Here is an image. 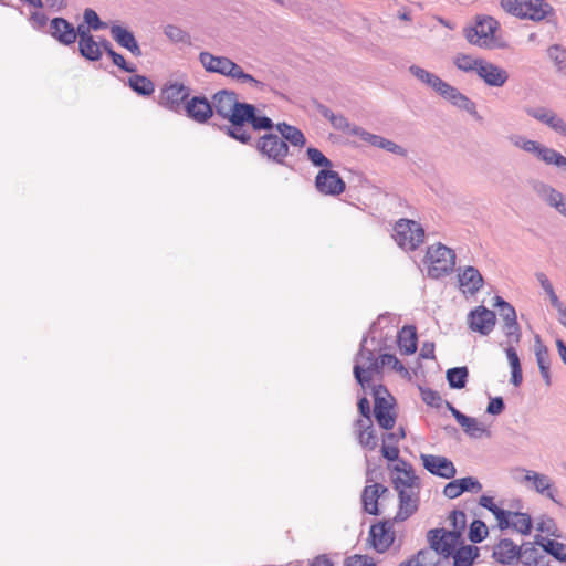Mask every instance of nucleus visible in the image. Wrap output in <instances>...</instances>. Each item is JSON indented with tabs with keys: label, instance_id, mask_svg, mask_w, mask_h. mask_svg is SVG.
<instances>
[{
	"label": "nucleus",
	"instance_id": "obj_49",
	"mask_svg": "<svg viewBox=\"0 0 566 566\" xmlns=\"http://www.w3.org/2000/svg\"><path fill=\"white\" fill-rule=\"evenodd\" d=\"M164 34L174 43L190 44L191 36L188 32L175 24H167Z\"/></svg>",
	"mask_w": 566,
	"mask_h": 566
},
{
	"label": "nucleus",
	"instance_id": "obj_39",
	"mask_svg": "<svg viewBox=\"0 0 566 566\" xmlns=\"http://www.w3.org/2000/svg\"><path fill=\"white\" fill-rule=\"evenodd\" d=\"M400 463L403 465L402 473L392 480L395 489H419V479L415 475L412 465L405 460H401Z\"/></svg>",
	"mask_w": 566,
	"mask_h": 566
},
{
	"label": "nucleus",
	"instance_id": "obj_40",
	"mask_svg": "<svg viewBox=\"0 0 566 566\" xmlns=\"http://www.w3.org/2000/svg\"><path fill=\"white\" fill-rule=\"evenodd\" d=\"M398 345L406 355H411L417 350V332L415 326H403L398 334Z\"/></svg>",
	"mask_w": 566,
	"mask_h": 566
},
{
	"label": "nucleus",
	"instance_id": "obj_37",
	"mask_svg": "<svg viewBox=\"0 0 566 566\" xmlns=\"http://www.w3.org/2000/svg\"><path fill=\"white\" fill-rule=\"evenodd\" d=\"M518 562L524 566H546L545 555L533 543H523L518 546Z\"/></svg>",
	"mask_w": 566,
	"mask_h": 566
},
{
	"label": "nucleus",
	"instance_id": "obj_2",
	"mask_svg": "<svg viewBox=\"0 0 566 566\" xmlns=\"http://www.w3.org/2000/svg\"><path fill=\"white\" fill-rule=\"evenodd\" d=\"M501 8L521 20L551 22L556 18L554 7L546 0H501Z\"/></svg>",
	"mask_w": 566,
	"mask_h": 566
},
{
	"label": "nucleus",
	"instance_id": "obj_17",
	"mask_svg": "<svg viewBox=\"0 0 566 566\" xmlns=\"http://www.w3.org/2000/svg\"><path fill=\"white\" fill-rule=\"evenodd\" d=\"M495 313L483 305L476 306L468 315L469 327L481 335H489L495 326Z\"/></svg>",
	"mask_w": 566,
	"mask_h": 566
},
{
	"label": "nucleus",
	"instance_id": "obj_20",
	"mask_svg": "<svg viewBox=\"0 0 566 566\" xmlns=\"http://www.w3.org/2000/svg\"><path fill=\"white\" fill-rule=\"evenodd\" d=\"M398 491L399 510L394 517L395 522H403L415 514L419 505V489L402 488Z\"/></svg>",
	"mask_w": 566,
	"mask_h": 566
},
{
	"label": "nucleus",
	"instance_id": "obj_53",
	"mask_svg": "<svg viewBox=\"0 0 566 566\" xmlns=\"http://www.w3.org/2000/svg\"><path fill=\"white\" fill-rule=\"evenodd\" d=\"M537 531H539L541 533H545L549 536H553V537H562L560 533H559V530L556 525V522L553 517H549V516H546V515H543L538 523H537Z\"/></svg>",
	"mask_w": 566,
	"mask_h": 566
},
{
	"label": "nucleus",
	"instance_id": "obj_59",
	"mask_svg": "<svg viewBox=\"0 0 566 566\" xmlns=\"http://www.w3.org/2000/svg\"><path fill=\"white\" fill-rule=\"evenodd\" d=\"M385 366H390L396 371L405 370V367L401 364V361L395 355L391 354H382L379 356L378 373Z\"/></svg>",
	"mask_w": 566,
	"mask_h": 566
},
{
	"label": "nucleus",
	"instance_id": "obj_41",
	"mask_svg": "<svg viewBox=\"0 0 566 566\" xmlns=\"http://www.w3.org/2000/svg\"><path fill=\"white\" fill-rule=\"evenodd\" d=\"M127 85L140 96H150L155 92V84L145 75L135 74L129 76Z\"/></svg>",
	"mask_w": 566,
	"mask_h": 566
},
{
	"label": "nucleus",
	"instance_id": "obj_30",
	"mask_svg": "<svg viewBox=\"0 0 566 566\" xmlns=\"http://www.w3.org/2000/svg\"><path fill=\"white\" fill-rule=\"evenodd\" d=\"M518 545L511 538L500 539L493 547L492 557L503 565H513L518 562Z\"/></svg>",
	"mask_w": 566,
	"mask_h": 566
},
{
	"label": "nucleus",
	"instance_id": "obj_31",
	"mask_svg": "<svg viewBox=\"0 0 566 566\" xmlns=\"http://www.w3.org/2000/svg\"><path fill=\"white\" fill-rule=\"evenodd\" d=\"M530 491L538 493L556 504H560V501L558 500V489L552 478L547 474L536 471L533 480L531 481Z\"/></svg>",
	"mask_w": 566,
	"mask_h": 566
},
{
	"label": "nucleus",
	"instance_id": "obj_47",
	"mask_svg": "<svg viewBox=\"0 0 566 566\" xmlns=\"http://www.w3.org/2000/svg\"><path fill=\"white\" fill-rule=\"evenodd\" d=\"M78 52L81 56L91 62L99 61L102 57V51L99 50L94 36L83 42H78Z\"/></svg>",
	"mask_w": 566,
	"mask_h": 566
},
{
	"label": "nucleus",
	"instance_id": "obj_16",
	"mask_svg": "<svg viewBox=\"0 0 566 566\" xmlns=\"http://www.w3.org/2000/svg\"><path fill=\"white\" fill-rule=\"evenodd\" d=\"M526 114L549 127L553 132L566 138V122L553 109L544 106L528 107Z\"/></svg>",
	"mask_w": 566,
	"mask_h": 566
},
{
	"label": "nucleus",
	"instance_id": "obj_63",
	"mask_svg": "<svg viewBox=\"0 0 566 566\" xmlns=\"http://www.w3.org/2000/svg\"><path fill=\"white\" fill-rule=\"evenodd\" d=\"M467 434H469L472 438H480L483 433L486 432V428L479 422L475 418L472 419V422H470L468 426L463 428Z\"/></svg>",
	"mask_w": 566,
	"mask_h": 566
},
{
	"label": "nucleus",
	"instance_id": "obj_35",
	"mask_svg": "<svg viewBox=\"0 0 566 566\" xmlns=\"http://www.w3.org/2000/svg\"><path fill=\"white\" fill-rule=\"evenodd\" d=\"M277 135L285 140V143L293 147L303 148L306 144V138L303 132L296 126H292L285 122L275 125Z\"/></svg>",
	"mask_w": 566,
	"mask_h": 566
},
{
	"label": "nucleus",
	"instance_id": "obj_15",
	"mask_svg": "<svg viewBox=\"0 0 566 566\" xmlns=\"http://www.w3.org/2000/svg\"><path fill=\"white\" fill-rule=\"evenodd\" d=\"M317 191L325 196H338L344 192L346 185L337 171L321 169L315 177Z\"/></svg>",
	"mask_w": 566,
	"mask_h": 566
},
{
	"label": "nucleus",
	"instance_id": "obj_13",
	"mask_svg": "<svg viewBox=\"0 0 566 566\" xmlns=\"http://www.w3.org/2000/svg\"><path fill=\"white\" fill-rule=\"evenodd\" d=\"M189 95V87L182 83L167 82L160 90L158 104L169 111L179 112Z\"/></svg>",
	"mask_w": 566,
	"mask_h": 566
},
{
	"label": "nucleus",
	"instance_id": "obj_8",
	"mask_svg": "<svg viewBox=\"0 0 566 566\" xmlns=\"http://www.w3.org/2000/svg\"><path fill=\"white\" fill-rule=\"evenodd\" d=\"M455 252L442 243L428 247L426 261L428 275L432 279H440L450 274L455 266Z\"/></svg>",
	"mask_w": 566,
	"mask_h": 566
},
{
	"label": "nucleus",
	"instance_id": "obj_21",
	"mask_svg": "<svg viewBox=\"0 0 566 566\" xmlns=\"http://www.w3.org/2000/svg\"><path fill=\"white\" fill-rule=\"evenodd\" d=\"M534 189L546 205L566 218V195L545 182H537Z\"/></svg>",
	"mask_w": 566,
	"mask_h": 566
},
{
	"label": "nucleus",
	"instance_id": "obj_12",
	"mask_svg": "<svg viewBox=\"0 0 566 566\" xmlns=\"http://www.w3.org/2000/svg\"><path fill=\"white\" fill-rule=\"evenodd\" d=\"M427 538L432 549L444 558L451 557L461 541L460 532L444 528L430 530Z\"/></svg>",
	"mask_w": 566,
	"mask_h": 566
},
{
	"label": "nucleus",
	"instance_id": "obj_44",
	"mask_svg": "<svg viewBox=\"0 0 566 566\" xmlns=\"http://www.w3.org/2000/svg\"><path fill=\"white\" fill-rule=\"evenodd\" d=\"M505 354H506V357H507V360H509V364L511 367V373H512L511 382L515 387H518L523 381V374H522L520 357L517 355L516 349L512 345H510L505 348Z\"/></svg>",
	"mask_w": 566,
	"mask_h": 566
},
{
	"label": "nucleus",
	"instance_id": "obj_48",
	"mask_svg": "<svg viewBox=\"0 0 566 566\" xmlns=\"http://www.w3.org/2000/svg\"><path fill=\"white\" fill-rule=\"evenodd\" d=\"M532 518L528 513L514 512L511 523V528L521 533L522 535H528L532 531Z\"/></svg>",
	"mask_w": 566,
	"mask_h": 566
},
{
	"label": "nucleus",
	"instance_id": "obj_27",
	"mask_svg": "<svg viewBox=\"0 0 566 566\" xmlns=\"http://www.w3.org/2000/svg\"><path fill=\"white\" fill-rule=\"evenodd\" d=\"M499 315L504 322L503 332L509 338V344H518L521 340V328L517 323L515 308L509 303L499 310Z\"/></svg>",
	"mask_w": 566,
	"mask_h": 566
},
{
	"label": "nucleus",
	"instance_id": "obj_45",
	"mask_svg": "<svg viewBox=\"0 0 566 566\" xmlns=\"http://www.w3.org/2000/svg\"><path fill=\"white\" fill-rule=\"evenodd\" d=\"M483 60L484 59L482 57H473L472 55L469 54L458 53L453 57V64L455 65L457 69H459L462 72H474L476 74Z\"/></svg>",
	"mask_w": 566,
	"mask_h": 566
},
{
	"label": "nucleus",
	"instance_id": "obj_5",
	"mask_svg": "<svg viewBox=\"0 0 566 566\" xmlns=\"http://www.w3.org/2000/svg\"><path fill=\"white\" fill-rule=\"evenodd\" d=\"M378 344L375 337L366 336L360 343V348L355 357L354 376L357 382L365 387L370 382L374 373H378L379 357L375 356Z\"/></svg>",
	"mask_w": 566,
	"mask_h": 566
},
{
	"label": "nucleus",
	"instance_id": "obj_6",
	"mask_svg": "<svg viewBox=\"0 0 566 566\" xmlns=\"http://www.w3.org/2000/svg\"><path fill=\"white\" fill-rule=\"evenodd\" d=\"M213 113L228 119L230 125L223 126L221 129L229 136V132L237 128L239 120L238 115L242 114V106L247 105L244 102H239L238 96L233 91L221 90L212 96L211 102Z\"/></svg>",
	"mask_w": 566,
	"mask_h": 566
},
{
	"label": "nucleus",
	"instance_id": "obj_3",
	"mask_svg": "<svg viewBox=\"0 0 566 566\" xmlns=\"http://www.w3.org/2000/svg\"><path fill=\"white\" fill-rule=\"evenodd\" d=\"M199 61L203 69L209 73H217L237 80L241 83H250L253 86L262 84L252 75L245 73L239 64L229 57L217 56L205 51L199 54Z\"/></svg>",
	"mask_w": 566,
	"mask_h": 566
},
{
	"label": "nucleus",
	"instance_id": "obj_26",
	"mask_svg": "<svg viewBox=\"0 0 566 566\" xmlns=\"http://www.w3.org/2000/svg\"><path fill=\"white\" fill-rule=\"evenodd\" d=\"M440 96L446 101L450 102L453 106L462 111H465L474 118H481L476 112L475 103L471 101L467 95L462 94L457 87L450 85L449 83L446 85Z\"/></svg>",
	"mask_w": 566,
	"mask_h": 566
},
{
	"label": "nucleus",
	"instance_id": "obj_22",
	"mask_svg": "<svg viewBox=\"0 0 566 566\" xmlns=\"http://www.w3.org/2000/svg\"><path fill=\"white\" fill-rule=\"evenodd\" d=\"M352 134L355 136H358L361 140L368 143L369 145H371L374 147L385 149L389 153H392L395 155H399L402 157L407 156V150L403 147H401L400 145L396 144L392 140L384 138L379 135L371 134L361 127H354L352 129Z\"/></svg>",
	"mask_w": 566,
	"mask_h": 566
},
{
	"label": "nucleus",
	"instance_id": "obj_61",
	"mask_svg": "<svg viewBox=\"0 0 566 566\" xmlns=\"http://www.w3.org/2000/svg\"><path fill=\"white\" fill-rule=\"evenodd\" d=\"M513 513L514 512H512V511H506L504 509H500V510H497V512H495L493 514L497 521V526L501 531L511 528Z\"/></svg>",
	"mask_w": 566,
	"mask_h": 566
},
{
	"label": "nucleus",
	"instance_id": "obj_33",
	"mask_svg": "<svg viewBox=\"0 0 566 566\" xmlns=\"http://www.w3.org/2000/svg\"><path fill=\"white\" fill-rule=\"evenodd\" d=\"M534 352L536 357V363L541 373V376L547 387L552 386V377H551V357L547 346H545L541 337L538 335L535 336V345Z\"/></svg>",
	"mask_w": 566,
	"mask_h": 566
},
{
	"label": "nucleus",
	"instance_id": "obj_19",
	"mask_svg": "<svg viewBox=\"0 0 566 566\" xmlns=\"http://www.w3.org/2000/svg\"><path fill=\"white\" fill-rule=\"evenodd\" d=\"M45 33L62 45L70 46L75 43L74 25L62 17L51 19Z\"/></svg>",
	"mask_w": 566,
	"mask_h": 566
},
{
	"label": "nucleus",
	"instance_id": "obj_55",
	"mask_svg": "<svg viewBox=\"0 0 566 566\" xmlns=\"http://www.w3.org/2000/svg\"><path fill=\"white\" fill-rule=\"evenodd\" d=\"M547 54L558 70H564L566 67V50L562 48V45H551L547 50Z\"/></svg>",
	"mask_w": 566,
	"mask_h": 566
},
{
	"label": "nucleus",
	"instance_id": "obj_60",
	"mask_svg": "<svg viewBox=\"0 0 566 566\" xmlns=\"http://www.w3.org/2000/svg\"><path fill=\"white\" fill-rule=\"evenodd\" d=\"M460 488L461 493L463 492H473L479 493L482 490V484L479 482L478 479L473 476H465L461 479H457Z\"/></svg>",
	"mask_w": 566,
	"mask_h": 566
},
{
	"label": "nucleus",
	"instance_id": "obj_62",
	"mask_svg": "<svg viewBox=\"0 0 566 566\" xmlns=\"http://www.w3.org/2000/svg\"><path fill=\"white\" fill-rule=\"evenodd\" d=\"M451 523L453 525V531L460 532V537L462 536V531L467 525V516L462 511H453L451 513Z\"/></svg>",
	"mask_w": 566,
	"mask_h": 566
},
{
	"label": "nucleus",
	"instance_id": "obj_51",
	"mask_svg": "<svg viewBox=\"0 0 566 566\" xmlns=\"http://www.w3.org/2000/svg\"><path fill=\"white\" fill-rule=\"evenodd\" d=\"M28 21L33 30L44 33L50 23L49 17L44 12L40 11V9L30 12Z\"/></svg>",
	"mask_w": 566,
	"mask_h": 566
},
{
	"label": "nucleus",
	"instance_id": "obj_54",
	"mask_svg": "<svg viewBox=\"0 0 566 566\" xmlns=\"http://www.w3.org/2000/svg\"><path fill=\"white\" fill-rule=\"evenodd\" d=\"M486 535L488 527L485 523L480 520H474L470 525L469 539L472 543H480L485 538Z\"/></svg>",
	"mask_w": 566,
	"mask_h": 566
},
{
	"label": "nucleus",
	"instance_id": "obj_38",
	"mask_svg": "<svg viewBox=\"0 0 566 566\" xmlns=\"http://www.w3.org/2000/svg\"><path fill=\"white\" fill-rule=\"evenodd\" d=\"M535 544L556 560L566 562V544L539 535L535 537Z\"/></svg>",
	"mask_w": 566,
	"mask_h": 566
},
{
	"label": "nucleus",
	"instance_id": "obj_28",
	"mask_svg": "<svg viewBox=\"0 0 566 566\" xmlns=\"http://www.w3.org/2000/svg\"><path fill=\"white\" fill-rule=\"evenodd\" d=\"M109 33L119 46L129 51L135 57L143 55V51L132 31L122 25L114 24L111 27Z\"/></svg>",
	"mask_w": 566,
	"mask_h": 566
},
{
	"label": "nucleus",
	"instance_id": "obj_42",
	"mask_svg": "<svg viewBox=\"0 0 566 566\" xmlns=\"http://www.w3.org/2000/svg\"><path fill=\"white\" fill-rule=\"evenodd\" d=\"M453 557V566H471L479 556V548L473 545L461 546L454 549L451 555Z\"/></svg>",
	"mask_w": 566,
	"mask_h": 566
},
{
	"label": "nucleus",
	"instance_id": "obj_7",
	"mask_svg": "<svg viewBox=\"0 0 566 566\" xmlns=\"http://www.w3.org/2000/svg\"><path fill=\"white\" fill-rule=\"evenodd\" d=\"M251 146L269 161L290 167L286 161L290 155V147L277 134L265 133L259 138L252 140Z\"/></svg>",
	"mask_w": 566,
	"mask_h": 566
},
{
	"label": "nucleus",
	"instance_id": "obj_34",
	"mask_svg": "<svg viewBox=\"0 0 566 566\" xmlns=\"http://www.w3.org/2000/svg\"><path fill=\"white\" fill-rule=\"evenodd\" d=\"M409 72L422 84L431 87L437 94L441 95L446 85V81L440 78L437 74L429 72L428 70L418 65L409 66Z\"/></svg>",
	"mask_w": 566,
	"mask_h": 566
},
{
	"label": "nucleus",
	"instance_id": "obj_4",
	"mask_svg": "<svg viewBox=\"0 0 566 566\" xmlns=\"http://www.w3.org/2000/svg\"><path fill=\"white\" fill-rule=\"evenodd\" d=\"M510 143L535 158L543 161L545 165L554 166L566 171V157L554 148H551L537 140L527 138L521 134H512L507 137Z\"/></svg>",
	"mask_w": 566,
	"mask_h": 566
},
{
	"label": "nucleus",
	"instance_id": "obj_56",
	"mask_svg": "<svg viewBox=\"0 0 566 566\" xmlns=\"http://www.w3.org/2000/svg\"><path fill=\"white\" fill-rule=\"evenodd\" d=\"M535 472L536 471L534 470H528L525 468H515L512 471V476L515 482L524 485L527 490H530L531 481L533 480Z\"/></svg>",
	"mask_w": 566,
	"mask_h": 566
},
{
	"label": "nucleus",
	"instance_id": "obj_14",
	"mask_svg": "<svg viewBox=\"0 0 566 566\" xmlns=\"http://www.w3.org/2000/svg\"><path fill=\"white\" fill-rule=\"evenodd\" d=\"M394 523L392 518L370 526V543L376 552L385 553L392 545L395 541Z\"/></svg>",
	"mask_w": 566,
	"mask_h": 566
},
{
	"label": "nucleus",
	"instance_id": "obj_24",
	"mask_svg": "<svg viewBox=\"0 0 566 566\" xmlns=\"http://www.w3.org/2000/svg\"><path fill=\"white\" fill-rule=\"evenodd\" d=\"M476 75L490 87H502L509 80L506 70L485 59L479 67Z\"/></svg>",
	"mask_w": 566,
	"mask_h": 566
},
{
	"label": "nucleus",
	"instance_id": "obj_1",
	"mask_svg": "<svg viewBox=\"0 0 566 566\" xmlns=\"http://www.w3.org/2000/svg\"><path fill=\"white\" fill-rule=\"evenodd\" d=\"M237 119L239 120L238 126L229 132V137L243 145H252V140H254L247 124L251 125L255 132L265 130L266 133H272L271 130L276 125L270 117L260 114L255 106L249 103L242 106V114L238 115Z\"/></svg>",
	"mask_w": 566,
	"mask_h": 566
},
{
	"label": "nucleus",
	"instance_id": "obj_9",
	"mask_svg": "<svg viewBox=\"0 0 566 566\" xmlns=\"http://www.w3.org/2000/svg\"><path fill=\"white\" fill-rule=\"evenodd\" d=\"M499 27V22L491 15L478 17L475 24L464 30V35L470 44L491 49L494 46V34Z\"/></svg>",
	"mask_w": 566,
	"mask_h": 566
},
{
	"label": "nucleus",
	"instance_id": "obj_52",
	"mask_svg": "<svg viewBox=\"0 0 566 566\" xmlns=\"http://www.w3.org/2000/svg\"><path fill=\"white\" fill-rule=\"evenodd\" d=\"M306 155L308 160L315 167H322L323 169H328L333 166L332 161L317 148L308 147L306 150Z\"/></svg>",
	"mask_w": 566,
	"mask_h": 566
},
{
	"label": "nucleus",
	"instance_id": "obj_32",
	"mask_svg": "<svg viewBox=\"0 0 566 566\" xmlns=\"http://www.w3.org/2000/svg\"><path fill=\"white\" fill-rule=\"evenodd\" d=\"M388 492V489L380 483L366 485L361 493L363 509L370 515H379L378 500Z\"/></svg>",
	"mask_w": 566,
	"mask_h": 566
},
{
	"label": "nucleus",
	"instance_id": "obj_43",
	"mask_svg": "<svg viewBox=\"0 0 566 566\" xmlns=\"http://www.w3.org/2000/svg\"><path fill=\"white\" fill-rule=\"evenodd\" d=\"M440 557L432 547L419 551L408 560L401 563L399 566H432L433 563Z\"/></svg>",
	"mask_w": 566,
	"mask_h": 566
},
{
	"label": "nucleus",
	"instance_id": "obj_64",
	"mask_svg": "<svg viewBox=\"0 0 566 566\" xmlns=\"http://www.w3.org/2000/svg\"><path fill=\"white\" fill-rule=\"evenodd\" d=\"M505 403L502 397L492 398L486 407V412L490 415H500L504 411Z\"/></svg>",
	"mask_w": 566,
	"mask_h": 566
},
{
	"label": "nucleus",
	"instance_id": "obj_11",
	"mask_svg": "<svg viewBox=\"0 0 566 566\" xmlns=\"http://www.w3.org/2000/svg\"><path fill=\"white\" fill-rule=\"evenodd\" d=\"M375 403L374 415L377 423L385 430H390L396 423V415L392 412V403L388 398H391L388 390L379 385L373 390Z\"/></svg>",
	"mask_w": 566,
	"mask_h": 566
},
{
	"label": "nucleus",
	"instance_id": "obj_36",
	"mask_svg": "<svg viewBox=\"0 0 566 566\" xmlns=\"http://www.w3.org/2000/svg\"><path fill=\"white\" fill-rule=\"evenodd\" d=\"M355 427L359 444L367 450H375L378 446V439L376 437L373 421H363L361 419H357L355 421Z\"/></svg>",
	"mask_w": 566,
	"mask_h": 566
},
{
	"label": "nucleus",
	"instance_id": "obj_10",
	"mask_svg": "<svg viewBox=\"0 0 566 566\" xmlns=\"http://www.w3.org/2000/svg\"><path fill=\"white\" fill-rule=\"evenodd\" d=\"M392 237L401 249L413 251L423 242L424 230L417 221L400 219L394 227Z\"/></svg>",
	"mask_w": 566,
	"mask_h": 566
},
{
	"label": "nucleus",
	"instance_id": "obj_29",
	"mask_svg": "<svg viewBox=\"0 0 566 566\" xmlns=\"http://www.w3.org/2000/svg\"><path fill=\"white\" fill-rule=\"evenodd\" d=\"M188 117L197 123H206L212 115L211 103L203 96H195L185 105Z\"/></svg>",
	"mask_w": 566,
	"mask_h": 566
},
{
	"label": "nucleus",
	"instance_id": "obj_50",
	"mask_svg": "<svg viewBox=\"0 0 566 566\" xmlns=\"http://www.w3.org/2000/svg\"><path fill=\"white\" fill-rule=\"evenodd\" d=\"M535 276H536L539 285L542 286V289L548 295L552 306L554 308L559 307L563 303L559 301L558 296L556 295L553 284L551 283V281L548 280L546 274L543 272H537L535 274Z\"/></svg>",
	"mask_w": 566,
	"mask_h": 566
},
{
	"label": "nucleus",
	"instance_id": "obj_57",
	"mask_svg": "<svg viewBox=\"0 0 566 566\" xmlns=\"http://www.w3.org/2000/svg\"><path fill=\"white\" fill-rule=\"evenodd\" d=\"M84 22L94 31L103 30L107 28V24L103 22L98 14L91 8L85 9L84 14Z\"/></svg>",
	"mask_w": 566,
	"mask_h": 566
},
{
	"label": "nucleus",
	"instance_id": "obj_46",
	"mask_svg": "<svg viewBox=\"0 0 566 566\" xmlns=\"http://www.w3.org/2000/svg\"><path fill=\"white\" fill-rule=\"evenodd\" d=\"M446 377L451 388L462 389L467 385L469 370L465 366L453 367L447 370Z\"/></svg>",
	"mask_w": 566,
	"mask_h": 566
},
{
	"label": "nucleus",
	"instance_id": "obj_18",
	"mask_svg": "<svg viewBox=\"0 0 566 566\" xmlns=\"http://www.w3.org/2000/svg\"><path fill=\"white\" fill-rule=\"evenodd\" d=\"M422 464L424 469L433 475L443 479H453L457 474V469L451 460L442 455L421 454Z\"/></svg>",
	"mask_w": 566,
	"mask_h": 566
},
{
	"label": "nucleus",
	"instance_id": "obj_25",
	"mask_svg": "<svg viewBox=\"0 0 566 566\" xmlns=\"http://www.w3.org/2000/svg\"><path fill=\"white\" fill-rule=\"evenodd\" d=\"M440 96L446 101L450 102L453 106L462 111H465L474 118H481L476 112L475 103L471 101L467 95L462 94L457 87L450 85L449 83L446 85Z\"/></svg>",
	"mask_w": 566,
	"mask_h": 566
},
{
	"label": "nucleus",
	"instance_id": "obj_23",
	"mask_svg": "<svg viewBox=\"0 0 566 566\" xmlns=\"http://www.w3.org/2000/svg\"><path fill=\"white\" fill-rule=\"evenodd\" d=\"M458 281L464 295H475L483 286L484 280L474 266L459 268Z\"/></svg>",
	"mask_w": 566,
	"mask_h": 566
},
{
	"label": "nucleus",
	"instance_id": "obj_58",
	"mask_svg": "<svg viewBox=\"0 0 566 566\" xmlns=\"http://www.w3.org/2000/svg\"><path fill=\"white\" fill-rule=\"evenodd\" d=\"M421 398L424 403L433 408H440L443 403V399L440 394L430 388H420Z\"/></svg>",
	"mask_w": 566,
	"mask_h": 566
}]
</instances>
